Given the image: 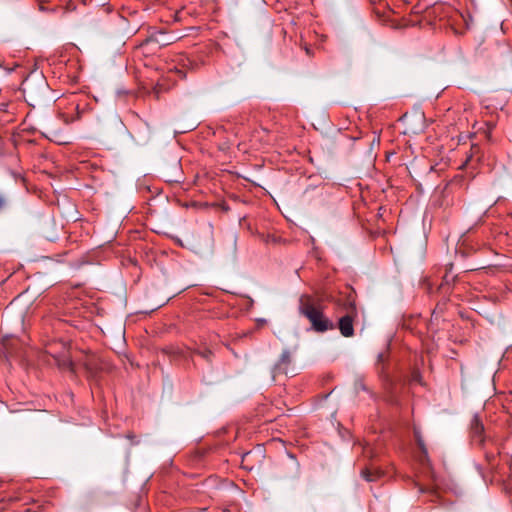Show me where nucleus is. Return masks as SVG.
Instances as JSON below:
<instances>
[{"instance_id":"1","label":"nucleus","mask_w":512,"mask_h":512,"mask_svg":"<svg viewBox=\"0 0 512 512\" xmlns=\"http://www.w3.org/2000/svg\"><path fill=\"white\" fill-rule=\"evenodd\" d=\"M298 310L311 324V329L317 333H325L335 329L334 322L324 314V306L320 299L311 295L299 298Z\"/></svg>"},{"instance_id":"2","label":"nucleus","mask_w":512,"mask_h":512,"mask_svg":"<svg viewBox=\"0 0 512 512\" xmlns=\"http://www.w3.org/2000/svg\"><path fill=\"white\" fill-rule=\"evenodd\" d=\"M356 316V305L354 302H350L346 315L342 316L338 321V328L342 336L352 337L354 335L353 321Z\"/></svg>"},{"instance_id":"3","label":"nucleus","mask_w":512,"mask_h":512,"mask_svg":"<svg viewBox=\"0 0 512 512\" xmlns=\"http://www.w3.org/2000/svg\"><path fill=\"white\" fill-rule=\"evenodd\" d=\"M292 362L291 353L289 350H284L277 361V363L272 368V376L275 378L281 374H287V369Z\"/></svg>"},{"instance_id":"4","label":"nucleus","mask_w":512,"mask_h":512,"mask_svg":"<svg viewBox=\"0 0 512 512\" xmlns=\"http://www.w3.org/2000/svg\"><path fill=\"white\" fill-rule=\"evenodd\" d=\"M148 41L155 42L160 46H167L172 44L175 41V38L167 37V34L164 31H157L150 36Z\"/></svg>"},{"instance_id":"5","label":"nucleus","mask_w":512,"mask_h":512,"mask_svg":"<svg viewBox=\"0 0 512 512\" xmlns=\"http://www.w3.org/2000/svg\"><path fill=\"white\" fill-rule=\"evenodd\" d=\"M471 432L474 437H479V442L483 443L482 438L484 432V426L478 416H474L471 422Z\"/></svg>"},{"instance_id":"6","label":"nucleus","mask_w":512,"mask_h":512,"mask_svg":"<svg viewBox=\"0 0 512 512\" xmlns=\"http://www.w3.org/2000/svg\"><path fill=\"white\" fill-rule=\"evenodd\" d=\"M383 475L382 471L371 467H365L361 471V476L368 482L378 480Z\"/></svg>"},{"instance_id":"7","label":"nucleus","mask_w":512,"mask_h":512,"mask_svg":"<svg viewBox=\"0 0 512 512\" xmlns=\"http://www.w3.org/2000/svg\"><path fill=\"white\" fill-rule=\"evenodd\" d=\"M193 353L201 356L203 359H205L209 363L212 362L213 352L208 348L195 349V350H193Z\"/></svg>"},{"instance_id":"8","label":"nucleus","mask_w":512,"mask_h":512,"mask_svg":"<svg viewBox=\"0 0 512 512\" xmlns=\"http://www.w3.org/2000/svg\"><path fill=\"white\" fill-rule=\"evenodd\" d=\"M416 440H417V444L422 452V458H421V462L422 464H425V462H429L428 460V452H427V449L424 445V442L423 440L421 439V437L416 433Z\"/></svg>"},{"instance_id":"9","label":"nucleus","mask_w":512,"mask_h":512,"mask_svg":"<svg viewBox=\"0 0 512 512\" xmlns=\"http://www.w3.org/2000/svg\"><path fill=\"white\" fill-rule=\"evenodd\" d=\"M9 205L8 197L4 194H0V213L4 211Z\"/></svg>"},{"instance_id":"10","label":"nucleus","mask_w":512,"mask_h":512,"mask_svg":"<svg viewBox=\"0 0 512 512\" xmlns=\"http://www.w3.org/2000/svg\"><path fill=\"white\" fill-rule=\"evenodd\" d=\"M446 286H448V287L450 286V279H449L448 273H446L445 276L443 277V281L440 284L439 289L443 290L444 292H447Z\"/></svg>"},{"instance_id":"11","label":"nucleus","mask_w":512,"mask_h":512,"mask_svg":"<svg viewBox=\"0 0 512 512\" xmlns=\"http://www.w3.org/2000/svg\"><path fill=\"white\" fill-rule=\"evenodd\" d=\"M8 341H9V337L8 336L3 337L2 344H3L4 348L6 349L7 353L10 354L11 352L9 351Z\"/></svg>"},{"instance_id":"12","label":"nucleus","mask_w":512,"mask_h":512,"mask_svg":"<svg viewBox=\"0 0 512 512\" xmlns=\"http://www.w3.org/2000/svg\"><path fill=\"white\" fill-rule=\"evenodd\" d=\"M356 389H362V390H366V386L364 385L363 381L362 380H358L356 382Z\"/></svg>"},{"instance_id":"13","label":"nucleus","mask_w":512,"mask_h":512,"mask_svg":"<svg viewBox=\"0 0 512 512\" xmlns=\"http://www.w3.org/2000/svg\"><path fill=\"white\" fill-rule=\"evenodd\" d=\"M419 492H420V493H428V492H429V493H430V492H431V493H434V490L429 489V488H425V487H422V486H419Z\"/></svg>"},{"instance_id":"14","label":"nucleus","mask_w":512,"mask_h":512,"mask_svg":"<svg viewBox=\"0 0 512 512\" xmlns=\"http://www.w3.org/2000/svg\"><path fill=\"white\" fill-rule=\"evenodd\" d=\"M384 360V355L382 353H380L378 355V362H382Z\"/></svg>"},{"instance_id":"15","label":"nucleus","mask_w":512,"mask_h":512,"mask_svg":"<svg viewBox=\"0 0 512 512\" xmlns=\"http://www.w3.org/2000/svg\"><path fill=\"white\" fill-rule=\"evenodd\" d=\"M167 181H168V182H179V180H178V179H172V178H168V179H167Z\"/></svg>"},{"instance_id":"16","label":"nucleus","mask_w":512,"mask_h":512,"mask_svg":"<svg viewBox=\"0 0 512 512\" xmlns=\"http://www.w3.org/2000/svg\"><path fill=\"white\" fill-rule=\"evenodd\" d=\"M368 452H369V453H371V449H367V448H365V449H364V453H368Z\"/></svg>"},{"instance_id":"17","label":"nucleus","mask_w":512,"mask_h":512,"mask_svg":"<svg viewBox=\"0 0 512 512\" xmlns=\"http://www.w3.org/2000/svg\"><path fill=\"white\" fill-rule=\"evenodd\" d=\"M128 438H129V439H133V438H134V436H133V435H128Z\"/></svg>"}]
</instances>
